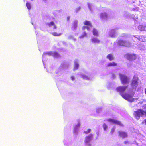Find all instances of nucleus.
<instances>
[{
    "label": "nucleus",
    "instance_id": "412c9836",
    "mask_svg": "<svg viewBox=\"0 0 146 146\" xmlns=\"http://www.w3.org/2000/svg\"><path fill=\"white\" fill-rule=\"evenodd\" d=\"M115 119L111 118H109L107 119V121L108 122H110L114 124Z\"/></svg>",
    "mask_w": 146,
    "mask_h": 146
},
{
    "label": "nucleus",
    "instance_id": "c9c22d12",
    "mask_svg": "<svg viewBox=\"0 0 146 146\" xmlns=\"http://www.w3.org/2000/svg\"><path fill=\"white\" fill-rule=\"evenodd\" d=\"M144 28L145 31H146V25H144Z\"/></svg>",
    "mask_w": 146,
    "mask_h": 146
},
{
    "label": "nucleus",
    "instance_id": "ea45409f",
    "mask_svg": "<svg viewBox=\"0 0 146 146\" xmlns=\"http://www.w3.org/2000/svg\"><path fill=\"white\" fill-rule=\"evenodd\" d=\"M45 54H46V53H44L43 55H44Z\"/></svg>",
    "mask_w": 146,
    "mask_h": 146
},
{
    "label": "nucleus",
    "instance_id": "5701e85b",
    "mask_svg": "<svg viewBox=\"0 0 146 146\" xmlns=\"http://www.w3.org/2000/svg\"><path fill=\"white\" fill-rule=\"evenodd\" d=\"M26 6L28 10H30L31 9V4L27 2L26 4Z\"/></svg>",
    "mask_w": 146,
    "mask_h": 146
},
{
    "label": "nucleus",
    "instance_id": "423d86ee",
    "mask_svg": "<svg viewBox=\"0 0 146 146\" xmlns=\"http://www.w3.org/2000/svg\"><path fill=\"white\" fill-rule=\"evenodd\" d=\"M127 88L128 86H120L117 87L116 88V90L117 92H119L121 96V95L124 94H123V92L125 91Z\"/></svg>",
    "mask_w": 146,
    "mask_h": 146
},
{
    "label": "nucleus",
    "instance_id": "4468645a",
    "mask_svg": "<svg viewBox=\"0 0 146 146\" xmlns=\"http://www.w3.org/2000/svg\"><path fill=\"white\" fill-rule=\"evenodd\" d=\"M114 124H117L118 125L120 126H123V125L121 122L115 119V121L114 122Z\"/></svg>",
    "mask_w": 146,
    "mask_h": 146
},
{
    "label": "nucleus",
    "instance_id": "f704fd0d",
    "mask_svg": "<svg viewBox=\"0 0 146 146\" xmlns=\"http://www.w3.org/2000/svg\"><path fill=\"white\" fill-rule=\"evenodd\" d=\"M88 28V27L85 26H84L83 27V29H85V28Z\"/></svg>",
    "mask_w": 146,
    "mask_h": 146
},
{
    "label": "nucleus",
    "instance_id": "7ed1b4c3",
    "mask_svg": "<svg viewBox=\"0 0 146 146\" xmlns=\"http://www.w3.org/2000/svg\"><path fill=\"white\" fill-rule=\"evenodd\" d=\"M119 75L121 82L122 84H125L129 83V79L127 76L121 74H119Z\"/></svg>",
    "mask_w": 146,
    "mask_h": 146
},
{
    "label": "nucleus",
    "instance_id": "4c0bfd02",
    "mask_svg": "<svg viewBox=\"0 0 146 146\" xmlns=\"http://www.w3.org/2000/svg\"><path fill=\"white\" fill-rule=\"evenodd\" d=\"M141 41H142V42H144L145 41L144 40H142Z\"/></svg>",
    "mask_w": 146,
    "mask_h": 146
},
{
    "label": "nucleus",
    "instance_id": "a878e982",
    "mask_svg": "<svg viewBox=\"0 0 146 146\" xmlns=\"http://www.w3.org/2000/svg\"><path fill=\"white\" fill-rule=\"evenodd\" d=\"M91 129H88L86 131H84V133L85 134H88L90 133L91 131Z\"/></svg>",
    "mask_w": 146,
    "mask_h": 146
},
{
    "label": "nucleus",
    "instance_id": "cd10ccee",
    "mask_svg": "<svg viewBox=\"0 0 146 146\" xmlns=\"http://www.w3.org/2000/svg\"><path fill=\"white\" fill-rule=\"evenodd\" d=\"M79 65L78 64L76 63L74 65V68L76 69H77L79 67Z\"/></svg>",
    "mask_w": 146,
    "mask_h": 146
},
{
    "label": "nucleus",
    "instance_id": "39448f33",
    "mask_svg": "<svg viewBox=\"0 0 146 146\" xmlns=\"http://www.w3.org/2000/svg\"><path fill=\"white\" fill-rule=\"evenodd\" d=\"M138 80L139 78L135 76L133 77L131 83V86L133 89H136L138 86Z\"/></svg>",
    "mask_w": 146,
    "mask_h": 146
},
{
    "label": "nucleus",
    "instance_id": "9d476101",
    "mask_svg": "<svg viewBox=\"0 0 146 146\" xmlns=\"http://www.w3.org/2000/svg\"><path fill=\"white\" fill-rule=\"evenodd\" d=\"M91 41L92 43H99L100 42V40L98 39L95 38H92L91 40Z\"/></svg>",
    "mask_w": 146,
    "mask_h": 146
},
{
    "label": "nucleus",
    "instance_id": "ddd939ff",
    "mask_svg": "<svg viewBox=\"0 0 146 146\" xmlns=\"http://www.w3.org/2000/svg\"><path fill=\"white\" fill-rule=\"evenodd\" d=\"M51 34L52 35L54 36H59L61 35L62 33H58L57 32H53Z\"/></svg>",
    "mask_w": 146,
    "mask_h": 146
},
{
    "label": "nucleus",
    "instance_id": "c756f323",
    "mask_svg": "<svg viewBox=\"0 0 146 146\" xmlns=\"http://www.w3.org/2000/svg\"><path fill=\"white\" fill-rule=\"evenodd\" d=\"M86 146H92L91 144L89 143V142L88 143H85Z\"/></svg>",
    "mask_w": 146,
    "mask_h": 146
},
{
    "label": "nucleus",
    "instance_id": "58836bf2",
    "mask_svg": "<svg viewBox=\"0 0 146 146\" xmlns=\"http://www.w3.org/2000/svg\"><path fill=\"white\" fill-rule=\"evenodd\" d=\"M88 29H89V28L88 27V28H86Z\"/></svg>",
    "mask_w": 146,
    "mask_h": 146
},
{
    "label": "nucleus",
    "instance_id": "72a5a7b5",
    "mask_svg": "<svg viewBox=\"0 0 146 146\" xmlns=\"http://www.w3.org/2000/svg\"><path fill=\"white\" fill-rule=\"evenodd\" d=\"M128 143V141H124V143L125 144H127V143Z\"/></svg>",
    "mask_w": 146,
    "mask_h": 146
},
{
    "label": "nucleus",
    "instance_id": "7c9ffc66",
    "mask_svg": "<svg viewBox=\"0 0 146 146\" xmlns=\"http://www.w3.org/2000/svg\"><path fill=\"white\" fill-rule=\"evenodd\" d=\"M71 78L72 80L74 81L75 79V78L74 76H72L71 77Z\"/></svg>",
    "mask_w": 146,
    "mask_h": 146
},
{
    "label": "nucleus",
    "instance_id": "f257e3e1",
    "mask_svg": "<svg viewBox=\"0 0 146 146\" xmlns=\"http://www.w3.org/2000/svg\"><path fill=\"white\" fill-rule=\"evenodd\" d=\"M133 115L135 118L139 120L141 117L146 116V111L141 109H138L134 111Z\"/></svg>",
    "mask_w": 146,
    "mask_h": 146
},
{
    "label": "nucleus",
    "instance_id": "20e7f679",
    "mask_svg": "<svg viewBox=\"0 0 146 146\" xmlns=\"http://www.w3.org/2000/svg\"><path fill=\"white\" fill-rule=\"evenodd\" d=\"M117 43L118 45L120 46L128 47L130 46V43L129 41L121 39L119 40Z\"/></svg>",
    "mask_w": 146,
    "mask_h": 146
},
{
    "label": "nucleus",
    "instance_id": "6ab92c4d",
    "mask_svg": "<svg viewBox=\"0 0 146 146\" xmlns=\"http://www.w3.org/2000/svg\"><path fill=\"white\" fill-rule=\"evenodd\" d=\"M52 56L54 57H57L59 56V54L56 52H54L52 54Z\"/></svg>",
    "mask_w": 146,
    "mask_h": 146
},
{
    "label": "nucleus",
    "instance_id": "2eb2a0df",
    "mask_svg": "<svg viewBox=\"0 0 146 146\" xmlns=\"http://www.w3.org/2000/svg\"><path fill=\"white\" fill-rule=\"evenodd\" d=\"M78 21H74L72 27L74 29H76L77 27Z\"/></svg>",
    "mask_w": 146,
    "mask_h": 146
},
{
    "label": "nucleus",
    "instance_id": "bb28decb",
    "mask_svg": "<svg viewBox=\"0 0 146 146\" xmlns=\"http://www.w3.org/2000/svg\"><path fill=\"white\" fill-rule=\"evenodd\" d=\"M115 131V128H113V127L111 129V131L110 132V133H111V134H113L114 132Z\"/></svg>",
    "mask_w": 146,
    "mask_h": 146
},
{
    "label": "nucleus",
    "instance_id": "393cba45",
    "mask_svg": "<svg viewBox=\"0 0 146 146\" xmlns=\"http://www.w3.org/2000/svg\"><path fill=\"white\" fill-rule=\"evenodd\" d=\"M103 127V128L104 130V131H106L107 128L108 127L107 125L105 124L104 123L102 125Z\"/></svg>",
    "mask_w": 146,
    "mask_h": 146
},
{
    "label": "nucleus",
    "instance_id": "2f4dec72",
    "mask_svg": "<svg viewBox=\"0 0 146 146\" xmlns=\"http://www.w3.org/2000/svg\"><path fill=\"white\" fill-rule=\"evenodd\" d=\"M54 27H53V29H56V28H57L56 26L54 25Z\"/></svg>",
    "mask_w": 146,
    "mask_h": 146
},
{
    "label": "nucleus",
    "instance_id": "e433bc0d",
    "mask_svg": "<svg viewBox=\"0 0 146 146\" xmlns=\"http://www.w3.org/2000/svg\"><path fill=\"white\" fill-rule=\"evenodd\" d=\"M144 38V37L142 36H141L140 38V39H142V38Z\"/></svg>",
    "mask_w": 146,
    "mask_h": 146
},
{
    "label": "nucleus",
    "instance_id": "f03ea898",
    "mask_svg": "<svg viewBox=\"0 0 146 146\" xmlns=\"http://www.w3.org/2000/svg\"><path fill=\"white\" fill-rule=\"evenodd\" d=\"M124 56L125 58L130 61H133L137 58L136 55L134 54H131L127 53L124 55Z\"/></svg>",
    "mask_w": 146,
    "mask_h": 146
},
{
    "label": "nucleus",
    "instance_id": "0eeeda50",
    "mask_svg": "<svg viewBox=\"0 0 146 146\" xmlns=\"http://www.w3.org/2000/svg\"><path fill=\"white\" fill-rule=\"evenodd\" d=\"M121 96L124 99L130 102H133L135 100V98H133L131 96L128 94L121 95Z\"/></svg>",
    "mask_w": 146,
    "mask_h": 146
},
{
    "label": "nucleus",
    "instance_id": "473e14b6",
    "mask_svg": "<svg viewBox=\"0 0 146 146\" xmlns=\"http://www.w3.org/2000/svg\"><path fill=\"white\" fill-rule=\"evenodd\" d=\"M70 19V17H68L67 18V21H69Z\"/></svg>",
    "mask_w": 146,
    "mask_h": 146
},
{
    "label": "nucleus",
    "instance_id": "dca6fc26",
    "mask_svg": "<svg viewBox=\"0 0 146 146\" xmlns=\"http://www.w3.org/2000/svg\"><path fill=\"white\" fill-rule=\"evenodd\" d=\"M93 34L94 36H98V35L97 31L95 29H94L93 30Z\"/></svg>",
    "mask_w": 146,
    "mask_h": 146
},
{
    "label": "nucleus",
    "instance_id": "b1692460",
    "mask_svg": "<svg viewBox=\"0 0 146 146\" xmlns=\"http://www.w3.org/2000/svg\"><path fill=\"white\" fill-rule=\"evenodd\" d=\"M87 34L85 32L83 33L82 34L80 37V38H82L86 36Z\"/></svg>",
    "mask_w": 146,
    "mask_h": 146
},
{
    "label": "nucleus",
    "instance_id": "c85d7f7f",
    "mask_svg": "<svg viewBox=\"0 0 146 146\" xmlns=\"http://www.w3.org/2000/svg\"><path fill=\"white\" fill-rule=\"evenodd\" d=\"M142 124H145L146 125V119L144 120L141 123Z\"/></svg>",
    "mask_w": 146,
    "mask_h": 146
},
{
    "label": "nucleus",
    "instance_id": "aec40b11",
    "mask_svg": "<svg viewBox=\"0 0 146 146\" xmlns=\"http://www.w3.org/2000/svg\"><path fill=\"white\" fill-rule=\"evenodd\" d=\"M107 17V15L106 13H102L101 15V18L102 19L106 18Z\"/></svg>",
    "mask_w": 146,
    "mask_h": 146
},
{
    "label": "nucleus",
    "instance_id": "a211bd4d",
    "mask_svg": "<svg viewBox=\"0 0 146 146\" xmlns=\"http://www.w3.org/2000/svg\"><path fill=\"white\" fill-rule=\"evenodd\" d=\"M138 29L139 30L142 31H145L144 25H139L138 27Z\"/></svg>",
    "mask_w": 146,
    "mask_h": 146
},
{
    "label": "nucleus",
    "instance_id": "6e6552de",
    "mask_svg": "<svg viewBox=\"0 0 146 146\" xmlns=\"http://www.w3.org/2000/svg\"><path fill=\"white\" fill-rule=\"evenodd\" d=\"M93 138V135L90 134L88 135L84 139L85 143H88Z\"/></svg>",
    "mask_w": 146,
    "mask_h": 146
},
{
    "label": "nucleus",
    "instance_id": "1a4fd4ad",
    "mask_svg": "<svg viewBox=\"0 0 146 146\" xmlns=\"http://www.w3.org/2000/svg\"><path fill=\"white\" fill-rule=\"evenodd\" d=\"M118 133V136L122 138H126L127 137V133L125 132L119 131Z\"/></svg>",
    "mask_w": 146,
    "mask_h": 146
},
{
    "label": "nucleus",
    "instance_id": "4be33fe9",
    "mask_svg": "<svg viewBox=\"0 0 146 146\" xmlns=\"http://www.w3.org/2000/svg\"><path fill=\"white\" fill-rule=\"evenodd\" d=\"M47 25L49 27H50L54 25H55V23L54 22L52 21L50 22V23H48Z\"/></svg>",
    "mask_w": 146,
    "mask_h": 146
},
{
    "label": "nucleus",
    "instance_id": "9b49d317",
    "mask_svg": "<svg viewBox=\"0 0 146 146\" xmlns=\"http://www.w3.org/2000/svg\"><path fill=\"white\" fill-rule=\"evenodd\" d=\"M83 23L85 25L89 26L91 27H92V25L90 21L86 20Z\"/></svg>",
    "mask_w": 146,
    "mask_h": 146
},
{
    "label": "nucleus",
    "instance_id": "f3484780",
    "mask_svg": "<svg viewBox=\"0 0 146 146\" xmlns=\"http://www.w3.org/2000/svg\"><path fill=\"white\" fill-rule=\"evenodd\" d=\"M117 65L116 63L114 62H110L108 63L107 65V66L108 67L111 66H115Z\"/></svg>",
    "mask_w": 146,
    "mask_h": 146
},
{
    "label": "nucleus",
    "instance_id": "f8f14e48",
    "mask_svg": "<svg viewBox=\"0 0 146 146\" xmlns=\"http://www.w3.org/2000/svg\"><path fill=\"white\" fill-rule=\"evenodd\" d=\"M107 58L110 61H112L114 59L113 55L111 54H108L107 56Z\"/></svg>",
    "mask_w": 146,
    "mask_h": 146
}]
</instances>
